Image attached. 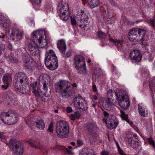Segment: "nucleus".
<instances>
[{"label": "nucleus", "mask_w": 155, "mask_h": 155, "mask_svg": "<svg viewBox=\"0 0 155 155\" xmlns=\"http://www.w3.org/2000/svg\"><path fill=\"white\" fill-rule=\"evenodd\" d=\"M59 5L61 8H63L64 9L68 10V3L65 1L62 0Z\"/></svg>", "instance_id": "nucleus-34"}, {"label": "nucleus", "mask_w": 155, "mask_h": 155, "mask_svg": "<svg viewBox=\"0 0 155 155\" xmlns=\"http://www.w3.org/2000/svg\"><path fill=\"white\" fill-rule=\"evenodd\" d=\"M40 100L42 102H45V97L43 95V94H41L39 96Z\"/></svg>", "instance_id": "nucleus-51"}, {"label": "nucleus", "mask_w": 155, "mask_h": 155, "mask_svg": "<svg viewBox=\"0 0 155 155\" xmlns=\"http://www.w3.org/2000/svg\"><path fill=\"white\" fill-rule=\"evenodd\" d=\"M92 88L94 92H96L97 91V89L95 85L94 84L92 86Z\"/></svg>", "instance_id": "nucleus-62"}, {"label": "nucleus", "mask_w": 155, "mask_h": 155, "mask_svg": "<svg viewBox=\"0 0 155 155\" xmlns=\"http://www.w3.org/2000/svg\"><path fill=\"white\" fill-rule=\"evenodd\" d=\"M112 100L106 99L103 102L102 105L103 107L106 110H110L112 109L113 103Z\"/></svg>", "instance_id": "nucleus-22"}, {"label": "nucleus", "mask_w": 155, "mask_h": 155, "mask_svg": "<svg viewBox=\"0 0 155 155\" xmlns=\"http://www.w3.org/2000/svg\"><path fill=\"white\" fill-rule=\"evenodd\" d=\"M103 114L104 118L103 119V120L104 123L106 122L111 118H113L114 115L112 114H110L109 113L106 111H104L103 112Z\"/></svg>", "instance_id": "nucleus-31"}, {"label": "nucleus", "mask_w": 155, "mask_h": 155, "mask_svg": "<svg viewBox=\"0 0 155 155\" xmlns=\"http://www.w3.org/2000/svg\"><path fill=\"white\" fill-rule=\"evenodd\" d=\"M48 130L50 132H52L53 131V126L52 124L51 123L49 124Z\"/></svg>", "instance_id": "nucleus-52"}, {"label": "nucleus", "mask_w": 155, "mask_h": 155, "mask_svg": "<svg viewBox=\"0 0 155 155\" xmlns=\"http://www.w3.org/2000/svg\"><path fill=\"white\" fill-rule=\"evenodd\" d=\"M37 85V82L34 81L30 84V86L32 88L33 90L35 89V88Z\"/></svg>", "instance_id": "nucleus-47"}, {"label": "nucleus", "mask_w": 155, "mask_h": 155, "mask_svg": "<svg viewBox=\"0 0 155 155\" xmlns=\"http://www.w3.org/2000/svg\"><path fill=\"white\" fill-rule=\"evenodd\" d=\"M105 123L110 130L116 128L118 124V120L113 117Z\"/></svg>", "instance_id": "nucleus-16"}, {"label": "nucleus", "mask_w": 155, "mask_h": 155, "mask_svg": "<svg viewBox=\"0 0 155 155\" xmlns=\"http://www.w3.org/2000/svg\"><path fill=\"white\" fill-rule=\"evenodd\" d=\"M39 80L43 85V89L44 92L47 93L48 87L49 86L50 81L48 75L45 74H42L39 77Z\"/></svg>", "instance_id": "nucleus-10"}, {"label": "nucleus", "mask_w": 155, "mask_h": 155, "mask_svg": "<svg viewBox=\"0 0 155 155\" xmlns=\"http://www.w3.org/2000/svg\"><path fill=\"white\" fill-rule=\"evenodd\" d=\"M124 91L122 89H119L117 91L115 92L114 91L110 89L107 92V99H108L110 100L113 101V98L114 97L116 96L117 99L118 98H120V94H122V93Z\"/></svg>", "instance_id": "nucleus-11"}, {"label": "nucleus", "mask_w": 155, "mask_h": 155, "mask_svg": "<svg viewBox=\"0 0 155 155\" xmlns=\"http://www.w3.org/2000/svg\"><path fill=\"white\" fill-rule=\"evenodd\" d=\"M16 76L17 77V78H17L18 81H19L20 83L23 84L26 87L27 85L29 87L28 81L27 79L26 75L23 72H20L17 73L16 74Z\"/></svg>", "instance_id": "nucleus-13"}, {"label": "nucleus", "mask_w": 155, "mask_h": 155, "mask_svg": "<svg viewBox=\"0 0 155 155\" xmlns=\"http://www.w3.org/2000/svg\"><path fill=\"white\" fill-rule=\"evenodd\" d=\"M87 17L84 11L80 10L77 12L76 18H78V26L84 30L87 28L88 25L87 21L86 19Z\"/></svg>", "instance_id": "nucleus-5"}, {"label": "nucleus", "mask_w": 155, "mask_h": 155, "mask_svg": "<svg viewBox=\"0 0 155 155\" xmlns=\"http://www.w3.org/2000/svg\"><path fill=\"white\" fill-rule=\"evenodd\" d=\"M98 36L101 38H105L106 37V34L101 31H99L98 32Z\"/></svg>", "instance_id": "nucleus-44"}, {"label": "nucleus", "mask_w": 155, "mask_h": 155, "mask_svg": "<svg viewBox=\"0 0 155 155\" xmlns=\"http://www.w3.org/2000/svg\"><path fill=\"white\" fill-rule=\"evenodd\" d=\"M57 11L58 13L60 14H67L69 13V12H68V10H67L64 9L63 8H61L60 7V5H59L58 7L57 8Z\"/></svg>", "instance_id": "nucleus-33"}, {"label": "nucleus", "mask_w": 155, "mask_h": 155, "mask_svg": "<svg viewBox=\"0 0 155 155\" xmlns=\"http://www.w3.org/2000/svg\"><path fill=\"white\" fill-rule=\"evenodd\" d=\"M4 73L3 68H0V77Z\"/></svg>", "instance_id": "nucleus-59"}, {"label": "nucleus", "mask_w": 155, "mask_h": 155, "mask_svg": "<svg viewBox=\"0 0 155 155\" xmlns=\"http://www.w3.org/2000/svg\"><path fill=\"white\" fill-rule=\"evenodd\" d=\"M138 108L139 114L141 116L143 117L147 116L148 113L147 112V111L145 112L144 108L141 104H138Z\"/></svg>", "instance_id": "nucleus-27"}, {"label": "nucleus", "mask_w": 155, "mask_h": 155, "mask_svg": "<svg viewBox=\"0 0 155 155\" xmlns=\"http://www.w3.org/2000/svg\"><path fill=\"white\" fill-rule=\"evenodd\" d=\"M138 28L132 29L129 32L128 38L131 41H140V39L138 38Z\"/></svg>", "instance_id": "nucleus-12"}, {"label": "nucleus", "mask_w": 155, "mask_h": 155, "mask_svg": "<svg viewBox=\"0 0 155 155\" xmlns=\"http://www.w3.org/2000/svg\"><path fill=\"white\" fill-rule=\"evenodd\" d=\"M23 36V33L17 29H13L10 36V38L15 41L20 40Z\"/></svg>", "instance_id": "nucleus-14"}, {"label": "nucleus", "mask_w": 155, "mask_h": 155, "mask_svg": "<svg viewBox=\"0 0 155 155\" xmlns=\"http://www.w3.org/2000/svg\"><path fill=\"white\" fill-rule=\"evenodd\" d=\"M110 41H112L114 44L117 46L118 50L120 49L123 46V40H118L117 39H114L111 38L109 39Z\"/></svg>", "instance_id": "nucleus-25"}, {"label": "nucleus", "mask_w": 155, "mask_h": 155, "mask_svg": "<svg viewBox=\"0 0 155 155\" xmlns=\"http://www.w3.org/2000/svg\"><path fill=\"white\" fill-rule=\"evenodd\" d=\"M87 1L88 3L91 8H94L99 5V1L97 0H85V2Z\"/></svg>", "instance_id": "nucleus-28"}, {"label": "nucleus", "mask_w": 155, "mask_h": 155, "mask_svg": "<svg viewBox=\"0 0 155 155\" xmlns=\"http://www.w3.org/2000/svg\"><path fill=\"white\" fill-rule=\"evenodd\" d=\"M149 87L152 91H154L155 90V87L153 86L152 84H150L149 85Z\"/></svg>", "instance_id": "nucleus-60"}, {"label": "nucleus", "mask_w": 155, "mask_h": 155, "mask_svg": "<svg viewBox=\"0 0 155 155\" xmlns=\"http://www.w3.org/2000/svg\"><path fill=\"white\" fill-rule=\"evenodd\" d=\"M77 144L79 146H81L83 144V143L82 141L80 140H77Z\"/></svg>", "instance_id": "nucleus-56"}, {"label": "nucleus", "mask_w": 155, "mask_h": 155, "mask_svg": "<svg viewBox=\"0 0 155 155\" xmlns=\"http://www.w3.org/2000/svg\"><path fill=\"white\" fill-rule=\"evenodd\" d=\"M22 58L23 67L26 69L31 70L34 67L35 62L28 54H24Z\"/></svg>", "instance_id": "nucleus-9"}, {"label": "nucleus", "mask_w": 155, "mask_h": 155, "mask_svg": "<svg viewBox=\"0 0 155 155\" xmlns=\"http://www.w3.org/2000/svg\"><path fill=\"white\" fill-rule=\"evenodd\" d=\"M149 24L152 27V28L155 30V19H151L149 20Z\"/></svg>", "instance_id": "nucleus-41"}, {"label": "nucleus", "mask_w": 155, "mask_h": 155, "mask_svg": "<svg viewBox=\"0 0 155 155\" xmlns=\"http://www.w3.org/2000/svg\"><path fill=\"white\" fill-rule=\"evenodd\" d=\"M130 55L131 59L134 60L136 62L140 61L141 59V55L139 51L138 50H134L131 51L130 54Z\"/></svg>", "instance_id": "nucleus-15"}, {"label": "nucleus", "mask_w": 155, "mask_h": 155, "mask_svg": "<svg viewBox=\"0 0 155 155\" xmlns=\"http://www.w3.org/2000/svg\"><path fill=\"white\" fill-rule=\"evenodd\" d=\"M71 84L68 81L61 80L55 85L56 92L60 93L62 97H69L72 91L71 87Z\"/></svg>", "instance_id": "nucleus-2"}, {"label": "nucleus", "mask_w": 155, "mask_h": 155, "mask_svg": "<svg viewBox=\"0 0 155 155\" xmlns=\"http://www.w3.org/2000/svg\"><path fill=\"white\" fill-rule=\"evenodd\" d=\"M70 119L72 120H75V118L74 115L72 114L70 116Z\"/></svg>", "instance_id": "nucleus-61"}, {"label": "nucleus", "mask_w": 155, "mask_h": 155, "mask_svg": "<svg viewBox=\"0 0 155 155\" xmlns=\"http://www.w3.org/2000/svg\"><path fill=\"white\" fill-rule=\"evenodd\" d=\"M32 3L35 4H39L41 2V0H30Z\"/></svg>", "instance_id": "nucleus-49"}, {"label": "nucleus", "mask_w": 155, "mask_h": 155, "mask_svg": "<svg viewBox=\"0 0 155 155\" xmlns=\"http://www.w3.org/2000/svg\"><path fill=\"white\" fill-rule=\"evenodd\" d=\"M6 35L3 33H1L0 34V39L2 41H5V39L6 38Z\"/></svg>", "instance_id": "nucleus-48"}, {"label": "nucleus", "mask_w": 155, "mask_h": 155, "mask_svg": "<svg viewBox=\"0 0 155 155\" xmlns=\"http://www.w3.org/2000/svg\"><path fill=\"white\" fill-rule=\"evenodd\" d=\"M57 46L59 50L62 54L65 53L66 47L65 43L63 40H61L58 41L57 43Z\"/></svg>", "instance_id": "nucleus-20"}, {"label": "nucleus", "mask_w": 155, "mask_h": 155, "mask_svg": "<svg viewBox=\"0 0 155 155\" xmlns=\"http://www.w3.org/2000/svg\"><path fill=\"white\" fill-rule=\"evenodd\" d=\"M66 111L67 113H71L73 111V109L71 107H68L66 108Z\"/></svg>", "instance_id": "nucleus-53"}, {"label": "nucleus", "mask_w": 155, "mask_h": 155, "mask_svg": "<svg viewBox=\"0 0 155 155\" xmlns=\"http://www.w3.org/2000/svg\"><path fill=\"white\" fill-rule=\"evenodd\" d=\"M5 84L2 86L1 87L5 90H6L8 88L9 84Z\"/></svg>", "instance_id": "nucleus-55"}, {"label": "nucleus", "mask_w": 155, "mask_h": 155, "mask_svg": "<svg viewBox=\"0 0 155 155\" xmlns=\"http://www.w3.org/2000/svg\"><path fill=\"white\" fill-rule=\"evenodd\" d=\"M75 68L78 71V73L81 74H84L87 73V71L85 64L83 65L78 66V68H77V66H76Z\"/></svg>", "instance_id": "nucleus-29"}, {"label": "nucleus", "mask_w": 155, "mask_h": 155, "mask_svg": "<svg viewBox=\"0 0 155 155\" xmlns=\"http://www.w3.org/2000/svg\"><path fill=\"white\" fill-rule=\"evenodd\" d=\"M13 84L15 88L18 90H25L26 86L22 83H20L19 81H18L17 78L13 81Z\"/></svg>", "instance_id": "nucleus-24"}, {"label": "nucleus", "mask_w": 155, "mask_h": 155, "mask_svg": "<svg viewBox=\"0 0 155 155\" xmlns=\"http://www.w3.org/2000/svg\"><path fill=\"white\" fill-rule=\"evenodd\" d=\"M33 93L35 95V96H39L41 94L39 93L38 91L36 89L33 90Z\"/></svg>", "instance_id": "nucleus-50"}, {"label": "nucleus", "mask_w": 155, "mask_h": 155, "mask_svg": "<svg viewBox=\"0 0 155 155\" xmlns=\"http://www.w3.org/2000/svg\"><path fill=\"white\" fill-rule=\"evenodd\" d=\"M64 53L62 54V56L65 58H68L70 57L71 54V52L70 51H68L65 54Z\"/></svg>", "instance_id": "nucleus-46"}, {"label": "nucleus", "mask_w": 155, "mask_h": 155, "mask_svg": "<svg viewBox=\"0 0 155 155\" xmlns=\"http://www.w3.org/2000/svg\"><path fill=\"white\" fill-rule=\"evenodd\" d=\"M45 63L46 67L51 70L57 69L58 66L57 57L54 51L50 50L47 52V55L45 59Z\"/></svg>", "instance_id": "nucleus-3"}, {"label": "nucleus", "mask_w": 155, "mask_h": 155, "mask_svg": "<svg viewBox=\"0 0 155 155\" xmlns=\"http://www.w3.org/2000/svg\"><path fill=\"white\" fill-rule=\"evenodd\" d=\"M36 127L41 130H43L45 128L44 122L40 117H38L36 120L35 122Z\"/></svg>", "instance_id": "nucleus-19"}, {"label": "nucleus", "mask_w": 155, "mask_h": 155, "mask_svg": "<svg viewBox=\"0 0 155 155\" xmlns=\"http://www.w3.org/2000/svg\"><path fill=\"white\" fill-rule=\"evenodd\" d=\"M28 143L31 147L35 148L36 149H38L40 148L39 145V144H38V145H36L33 143L32 142L29 141H28Z\"/></svg>", "instance_id": "nucleus-43"}, {"label": "nucleus", "mask_w": 155, "mask_h": 155, "mask_svg": "<svg viewBox=\"0 0 155 155\" xmlns=\"http://www.w3.org/2000/svg\"><path fill=\"white\" fill-rule=\"evenodd\" d=\"M148 142L151 145L154 149H155V143L153 139L152 138H149L147 139Z\"/></svg>", "instance_id": "nucleus-42"}, {"label": "nucleus", "mask_w": 155, "mask_h": 155, "mask_svg": "<svg viewBox=\"0 0 155 155\" xmlns=\"http://www.w3.org/2000/svg\"><path fill=\"white\" fill-rule=\"evenodd\" d=\"M87 150V148H84L81 152V155H96L94 154L89 153Z\"/></svg>", "instance_id": "nucleus-37"}, {"label": "nucleus", "mask_w": 155, "mask_h": 155, "mask_svg": "<svg viewBox=\"0 0 155 155\" xmlns=\"http://www.w3.org/2000/svg\"><path fill=\"white\" fill-rule=\"evenodd\" d=\"M74 64L75 67L78 68L79 65H83L85 63L84 57L81 55H76L74 58Z\"/></svg>", "instance_id": "nucleus-17"}, {"label": "nucleus", "mask_w": 155, "mask_h": 155, "mask_svg": "<svg viewBox=\"0 0 155 155\" xmlns=\"http://www.w3.org/2000/svg\"><path fill=\"white\" fill-rule=\"evenodd\" d=\"M73 104L75 109L77 110H82L84 111L87 110V104L86 103L85 99L80 95L76 96L74 99Z\"/></svg>", "instance_id": "nucleus-6"}, {"label": "nucleus", "mask_w": 155, "mask_h": 155, "mask_svg": "<svg viewBox=\"0 0 155 155\" xmlns=\"http://www.w3.org/2000/svg\"><path fill=\"white\" fill-rule=\"evenodd\" d=\"M5 137L4 133L0 132V139H4Z\"/></svg>", "instance_id": "nucleus-58"}, {"label": "nucleus", "mask_w": 155, "mask_h": 155, "mask_svg": "<svg viewBox=\"0 0 155 155\" xmlns=\"http://www.w3.org/2000/svg\"><path fill=\"white\" fill-rule=\"evenodd\" d=\"M120 94V98H118L119 105L123 109H126L130 106V101L127 93L124 90Z\"/></svg>", "instance_id": "nucleus-8"}, {"label": "nucleus", "mask_w": 155, "mask_h": 155, "mask_svg": "<svg viewBox=\"0 0 155 155\" xmlns=\"http://www.w3.org/2000/svg\"><path fill=\"white\" fill-rule=\"evenodd\" d=\"M9 147L15 155H22L23 148L21 147V144L17 140L11 139L9 141Z\"/></svg>", "instance_id": "nucleus-7"}, {"label": "nucleus", "mask_w": 155, "mask_h": 155, "mask_svg": "<svg viewBox=\"0 0 155 155\" xmlns=\"http://www.w3.org/2000/svg\"><path fill=\"white\" fill-rule=\"evenodd\" d=\"M138 38L140 39V41H141L142 44H143V41L144 40V37L145 36L147 32V30L144 29L142 28H138Z\"/></svg>", "instance_id": "nucleus-21"}, {"label": "nucleus", "mask_w": 155, "mask_h": 155, "mask_svg": "<svg viewBox=\"0 0 155 155\" xmlns=\"http://www.w3.org/2000/svg\"><path fill=\"white\" fill-rule=\"evenodd\" d=\"M9 119L8 124H14L16 123L18 120V117L15 116L14 113H12L11 111L10 112V116H9Z\"/></svg>", "instance_id": "nucleus-26"}, {"label": "nucleus", "mask_w": 155, "mask_h": 155, "mask_svg": "<svg viewBox=\"0 0 155 155\" xmlns=\"http://www.w3.org/2000/svg\"><path fill=\"white\" fill-rule=\"evenodd\" d=\"M87 128L88 132L91 134H94L98 128L95 123L91 122H89L87 124Z\"/></svg>", "instance_id": "nucleus-18"}, {"label": "nucleus", "mask_w": 155, "mask_h": 155, "mask_svg": "<svg viewBox=\"0 0 155 155\" xmlns=\"http://www.w3.org/2000/svg\"><path fill=\"white\" fill-rule=\"evenodd\" d=\"M7 48L9 50L12 51L13 49L12 44L10 43H8L7 45Z\"/></svg>", "instance_id": "nucleus-54"}, {"label": "nucleus", "mask_w": 155, "mask_h": 155, "mask_svg": "<svg viewBox=\"0 0 155 155\" xmlns=\"http://www.w3.org/2000/svg\"><path fill=\"white\" fill-rule=\"evenodd\" d=\"M45 38V35L44 38L41 40V43L38 45H40L39 46L42 48H44L46 45V41L45 39L44 38Z\"/></svg>", "instance_id": "nucleus-39"}, {"label": "nucleus", "mask_w": 155, "mask_h": 155, "mask_svg": "<svg viewBox=\"0 0 155 155\" xmlns=\"http://www.w3.org/2000/svg\"><path fill=\"white\" fill-rule=\"evenodd\" d=\"M92 99L94 100H97V97L96 95H94L92 97Z\"/></svg>", "instance_id": "nucleus-64"}, {"label": "nucleus", "mask_w": 155, "mask_h": 155, "mask_svg": "<svg viewBox=\"0 0 155 155\" xmlns=\"http://www.w3.org/2000/svg\"><path fill=\"white\" fill-rule=\"evenodd\" d=\"M133 138L132 137L129 136H127L125 138L126 141L128 142L131 146H133V143L134 142V141L132 140Z\"/></svg>", "instance_id": "nucleus-36"}, {"label": "nucleus", "mask_w": 155, "mask_h": 155, "mask_svg": "<svg viewBox=\"0 0 155 155\" xmlns=\"http://www.w3.org/2000/svg\"><path fill=\"white\" fill-rule=\"evenodd\" d=\"M7 20L6 17L1 15L0 17V25H1Z\"/></svg>", "instance_id": "nucleus-45"}, {"label": "nucleus", "mask_w": 155, "mask_h": 155, "mask_svg": "<svg viewBox=\"0 0 155 155\" xmlns=\"http://www.w3.org/2000/svg\"><path fill=\"white\" fill-rule=\"evenodd\" d=\"M10 112H4L1 113L0 117L2 120L5 124H8V119L10 116Z\"/></svg>", "instance_id": "nucleus-23"}, {"label": "nucleus", "mask_w": 155, "mask_h": 155, "mask_svg": "<svg viewBox=\"0 0 155 155\" xmlns=\"http://www.w3.org/2000/svg\"><path fill=\"white\" fill-rule=\"evenodd\" d=\"M10 21L8 19L0 25L5 28H8L10 27Z\"/></svg>", "instance_id": "nucleus-35"}, {"label": "nucleus", "mask_w": 155, "mask_h": 155, "mask_svg": "<svg viewBox=\"0 0 155 155\" xmlns=\"http://www.w3.org/2000/svg\"><path fill=\"white\" fill-rule=\"evenodd\" d=\"M45 36V32L42 30H37L32 34V41L28 45V50L30 54L35 56L37 54L38 51V45L41 43V40Z\"/></svg>", "instance_id": "nucleus-1"}, {"label": "nucleus", "mask_w": 155, "mask_h": 155, "mask_svg": "<svg viewBox=\"0 0 155 155\" xmlns=\"http://www.w3.org/2000/svg\"><path fill=\"white\" fill-rule=\"evenodd\" d=\"M70 19L71 23L73 27L76 26L78 25V19L77 20V21H76L75 18L74 17H72V16H71Z\"/></svg>", "instance_id": "nucleus-38"}, {"label": "nucleus", "mask_w": 155, "mask_h": 155, "mask_svg": "<svg viewBox=\"0 0 155 155\" xmlns=\"http://www.w3.org/2000/svg\"><path fill=\"white\" fill-rule=\"evenodd\" d=\"M59 15L61 19L62 20L65 21H67L69 18L68 15H66V14H59Z\"/></svg>", "instance_id": "nucleus-40"}, {"label": "nucleus", "mask_w": 155, "mask_h": 155, "mask_svg": "<svg viewBox=\"0 0 155 155\" xmlns=\"http://www.w3.org/2000/svg\"><path fill=\"white\" fill-rule=\"evenodd\" d=\"M3 81L4 84H9L12 80V77L10 74H6L4 75L3 78Z\"/></svg>", "instance_id": "nucleus-32"}, {"label": "nucleus", "mask_w": 155, "mask_h": 155, "mask_svg": "<svg viewBox=\"0 0 155 155\" xmlns=\"http://www.w3.org/2000/svg\"><path fill=\"white\" fill-rule=\"evenodd\" d=\"M121 113V118L126 121L131 126H133L134 124L133 122H130L128 119V115L126 114L125 112L122 110L120 111Z\"/></svg>", "instance_id": "nucleus-30"}, {"label": "nucleus", "mask_w": 155, "mask_h": 155, "mask_svg": "<svg viewBox=\"0 0 155 155\" xmlns=\"http://www.w3.org/2000/svg\"><path fill=\"white\" fill-rule=\"evenodd\" d=\"M108 152L105 150L103 151L101 153V155H109Z\"/></svg>", "instance_id": "nucleus-57"}, {"label": "nucleus", "mask_w": 155, "mask_h": 155, "mask_svg": "<svg viewBox=\"0 0 155 155\" xmlns=\"http://www.w3.org/2000/svg\"><path fill=\"white\" fill-rule=\"evenodd\" d=\"M56 130L58 137L62 138H66L69 132V124L65 121H59L56 124Z\"/></svg>", "instance_id": "nucleus-4"}, {"label": "nucleus", "mask_w": 155, "mask_h": 155, "mask_svg": "<svg viewBox=\"0 0 155 155\" xmlns=\"http://www.w3.org/2000/svg\"><path fill=\"white\" fill-rule=\"evenodd\" d=\"M12 95L13 94L12 93H11L10 92L9 93L8 92L7 94V96H8V97L9 98H11Z\"/></svg>", "instance_id": "nucleus-63"}]
</instances>
